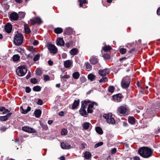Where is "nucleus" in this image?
<instances>
[{
  "instance_id": "nucleus-1",
  "label": "nucleus",
  "mask_w": 160,
  "mask_h": 160,
  "mask_svg": "<svg viewBox=\"0 0 160 160\" xmlns=\"http://www.w3.org/2000/svg\"><path fill=\"white\" fill-rule=\"evenodd\" d=\"M138 152L139 154L142 157L147 158L152 155L153 151L148 147H143L139 149Z\"/></svg>"
},
{
  "instance_id": "nucleus-2",
  "label": "nucleus",
  "mask_w": 160,
  "mask_h": 160,
  "mask_svg": "<svg viewBox=\"0 0 160 160\" xmlns=\"http://www.w3.org/2000/svg\"><path fill=\"white\" fill-rule=\"evenodd\" d=\"M23 38L22 34L17 33L14 36V42L15 45L20 46L22 43Z\"/></svg>"
},
{
  "instance_id": "nucleus-3",
  "label": "nucleus",
  "mask_w": 160,
  "mask_h": 160,
  "mask_svg": "<svg viewBox=\"0 0 160 160\" xmlns=\"http://www.w3.org/2000/svg\"><path fill=\"white\" fill-rule=\"evenodd\" d=\"M89 101H84L82 102L81 108L79 110L80 114L84 117H87L88 115V113L86 112L85 108L87 104L89 102Z\"/></svg>"
},
{
  "instance_id": "nucleus-4",
  "label": "nucleus",
  "mask_w": 160,
  "mask_h": 160,
  "mask_svg": "<svg viewBox=\"0 0 160 160\" xmlns=\"http://www.w3.org/2000/svg\"><path fill=\"white\" fill-rule=\"evenodd\" d=\"M27 69L24 66L18 67L16 70L17 74L19 76H24L26 73Z\"/></svg>"
},
{
  "instance_id": "nucleus-5",
  "label": "nucleus",
  "mask_w": 160,
  "mask_h": 160,
  "mask_svg": "<svg viewBox=\"0 0 160 160\" xmlns=\"http://www.w3.org/2000/svg\"><path fill=\"white\" fill-rule=\"evenodd\" d=\"M130 82L129 77L128 76H126L124 77L121 82L122 87L123 88H125L128 87Z\"/></svg>"
},
{
  "instance_id": "nucleus-6",
  "label": "nucleus",
  "mask_w": 160,
  "mask_h": 160,
  "mask_svg": "<svg viewBox=\"0 0 160 160\" xmlns=\"http://www.w3.org/2000/svg\"><path fill=\"white\" fill-rule=\"evenodd\" d=\"M112 114L109 113L108 114H104L103 115V117L106 119L108 123L112 124H114L115 121L113 118L112 117Z\"/></svg>"
},
{
  "instance_id": "nucleus-7",
  "label": "nucleus",
  "mask_w": 160,
  "mask_h": 160,
  "mask_svg": "<svg viewBox=\"0 0 160 160\" xmlns=\"http://www.w3.org/2000/svg\"><path fill=\"white\" fill-rule=\"evenodd\" d=\"M128 109L126 106H123L119 107L117 110L118 114L125 116L128 114Z\"/></svg>"
},
{
  "instance_id": "nucleus-8",
  "label": "nucleus",
  "mask_w": 160,
  "mask_h": 160,
  "mask_svg": "<svg viewBox=\"0 0 160 160\" xmlns=\"http://www.w3.org/2000/svg\"><path fill=\"white\" fill-rule=\"evenodd\" d=\"M47 48L50 52L52 53H56L57 51V48L52 44H50L48 45Z\"/></svg>"
},
{
  "instance_id": "nucleus-9",
  "label": "nucleus",
  "mask_w": 160,
  "mask_h": 160,
  "mask_svg": "<svg viewBox=\"0 0 160 160\" xmlns=\"http://www.w3.org/2000/svg\"><path fill=\"white\" fill-rule=\"evenodd\" d=\"M22 130L25 132L30 133H35V130L33 128L25 126L22 127Z\"/></svg>"
},
{
  "instance_id": "nucleus-10",
  "label": "nucleus",
  "mask_w": 160,
  "mask_h": 160,
  "mask_svg": "<svg viewBox=\"0 0 160 160\" xmlns=\"http://www.w3.org/2000/svg\"><path fill=\"white\" fill-rule=\"evenodd\" d=\"M109 69H101L99 71V74L102 76H104L109 73Z\"/></svg>"
},
{
  "instance_id": "nucleus-11",
  "label": "nucleus",
  "mask_w": 160,
  "mask_h": 160,
  "mask_svg": "<svg viewBox=\"0 0 160 160\" xmlns=\"http://www.w3.org/2000/svg\"><path fill=\"white\" fill-rule=\"evenodd\" d=\"M10 18L11 21L17 20L18 18V15L17 13L14 12L10 14Z\"/></svg>"
},
{
  "instance_id": "nucleus-12",
  "label": "nucleus",
  "mask_w": 160,
  "mask_h": 160,
  "mask_svg": "<svg viewBox=\"0 0 160 160\" xmlns=\"http://www.w3.org/2000/svg\"><path fill=\"white\" fill-rule=\"evenodd\" d=\"M5 30L7 33H10L12 30V26L10 23H7L5 26Z\"/></svg>"
},
{
  "instance_id": "nucleus-13",
  "label": "nucleus",
  "mask_w": 160,
  "mask_h": 160,
  "mask_svg": "<svg viewBox=\"0 0 160 160\" xmlns=\"http://www.w3.org/2000/svg\"><path fill=\"white\" fill-rule=\"evenodd\" d=\"M112 98L115 101L119 102L121 101V95L120 94H117L113 95Z\"/></svg>"
},
{
  "instance_id": "nucleus-14",
  "label": "nucleus",
  "mask_w": 160,
  "mask_h": 160,
  "mask_svg": "<svg viewBox=\"0 0 160 160\" xmlns=\"http://www.w3.org/2000/svg\"><path fill=\"white\" fill-rule=\"evenodd\" d=\"M12 114V113H7L6 116L0 117V120L1 121H4L7 120L8 118Z\"/></svg>"
},
{
  "instance_id": "nucleus-15",
  "label": "nucleus",
  "mask_w": 160,
  "mask_h": 160,
  "mask_svg": "<svg viewBox=\"0 0 160 160\" xmlns=\"http://www.w3.org/2000/svg\"><path fill=\"white\" fill-rule=\"evenodd\" d=\"M61 146L63 149H69L71 148V146L68 143L62 142L61 144Z\"/></svg>"
},
{
  "instance_id": "nucleus-16",
  "label": "nucleus",
  "mask_w": 160,
  "mask_h": 160,
  "mask_svg": "<svg viewBox=\"0 0 160 160\" xmlns=\"http://www.w3.org/2000/svg\"><path fill=\"white\" fill-rule=\"evenodd\" d=\"M64 42L62 38H59L57 40V44L58 46H63L64 45Z\"/></svg>"
},
{
  "instance_id": "nucleus-17",
  "label": "nucleus",
  "mask_w": 160,
  "mask_h": 160,
  "mask_svg": "<svg viewBox=\"0 0 160 160\" xmlns=\"http://www.w3.org/2000/svg\"><path fill=\"white\" fill-rule=\"evenodd\" d=\"M73 32V30L70 27L66 28L65 29V33L67 35L72 34Z\"/></svg>"
},
{
  "instance_id": "nucleus-18",
  "label": "nucleus",
  "mask_w": 160,
  "mask_h": 160,
  "mask_svg": "<svg viewBox=\"0 0 160 160\" xmlns=\"http://www.w3.org/2000/svg\"><path fill=\"white\" fill-rule=\"evenodd\" d=\"M83 128L85 130H87L89 129L91 124L88 122H85L83 123L82 124Z\"/></svg>"
},
{
  "instance_id": "nucleus-19",
  "label": "nucleus",
  "mask_w": 160,
  "mask_h": 160,
  "mask_svg": "<svg viewBox=\"0 0 160 160\" xmlns=\"http://www.w3.org/2000/svg\"><path fill=\"white\" fill-rule=\"evenodd\" d=\"M90 61L92 64H95L98 62V60L96 57H92L90 59Z\"/></svg>"
},
{
  "instance_id": "nucleus-20",
  "label": "nucleus",
  "mask_w": 160,
  "mask_h": 160,
  "mask_svg": "<svg viewBox=\"0 0 160 160\" xmlns=\"http://www.w3.org/2000/svg\"><path fill=\"white\" fill-rule=\"evenodd\" d=\"M72 64V62L70 60H68L65 61L64 62V65L67 68L70 67Z\"/></svg>"
},
{
  "instance_id": "nucleus-21",
  "label": "nucleus",
  "mask_w": 160,
  "mask_h": 160,
  "mask_svg": "<svg viewBox=\"0 0 160 160\" xmlns=\"http://www.w3.org/2000/svg\"><path fill=\"white\" fill-rule=\"evenodd\" d=\"M34 113L36 118H39L41 115V111L40 109H38L35 111Z\"/></svg>"
},
{
  "instance_id": "nucleus-22",
  "label": "nucleus",
  "mask_w": 160,
  "mask_h": 160,
  "mask_svg": "<svg viewBox=\"0 0 160 160\" xmlns=\"http://www.w3.org/2000/svg\"><path fill=\"white\" fill-rule=\"evenodd\" d=\"M112 49V48L110 46L105 45L104 47H102V49L105 52H108Z\"/></svg>"
},
{
  "instance_id": "nucleus-23",
  "label": "nucleus",
  "mask_w": 160,
  "mask_h": 160,
  "mask_svg": "<svg viewBox=\"0 0 160 160\" xmlns=\"http://www.w3.org/2000/svg\"><path fill=\"white\" fill-rule=\"evenodd\" d=\"M79 102V99L75 100L72 106V109L75 108L78 105Z\"/></svg>"
},
{
  "instance_id": "nucleus-24",
  "label": "nucleus",
  "mask_w": 160,
  "mask_h": 160,
  "mask_svg": "<svg viewBox=\"0 0 160 160\" xmlns=\"http://www.w3.org/2000/svg\"><path fill=\"white\" fill-rule=\"evenodd\" d=\"M80 76V74L78 72H75L72 74V77L75 79H78Z\"/></svg>"
},
{
  "instance_id": "nucleus-25",
  "label": "nucleus",
  "mask_w": 160,
  "mask_h": 160,
  "mask_svg": "<svg viewBox=\"0 0 160 160\" xmlns=\"http://www.w3.org/2000/svg\"><path fill=\"white\" fill-rule=\"evenodd\" d=\"M54 32L56 33L60 34L62 32V29L60 28H56L54 29Z\"/></svg>"
},
{
  "instance_id": "nucleus-26",
  "label": "nucleus",
  "mask_w": 160,
  "mask_h": 160,
  "mask_svg": "<svg viewBox=\"0 0 160 160\" xmlns=\"http://www.w3.org/2000/svg\"><path fill=\"white\" fill-rule=\"evenodd\" d=\"M70 53L72 55H75L78 52V50L76 48L72 49L70 51Z\"/></svg>"
},
{
  "instance_id": "nucleus-27",
  "label": "nucleus",
  "mask_w": 160,
  "mask_h": 160,
  "mask_svg": "<svg viewBox=\"0 0 160 160\" xmlns=\"http://www.w3.org/2000/svg\"><path fill=\"white\" fill-rule=\"evenodd\" d=\"M88 78L91 81H93L95 79V76L92 74H90L88 76Z\"/></svg>"
},
{
  "instance_id": "nucleus-28",
  "label": "nucleus",
  "mask_w": 160,
  "mask_h": 160,
  "mask_svg": "<svg viewBox=\"0 0 160 160\" xmlns=\"http://www.w3.org/2000/svg\"><path fill=\"white\" fill-rule=\"evenodd\" d=\"M96 132L100 134H102L103 133L102 129L100 127H97L95 129Z\"/></svg>"
},
{
  "instance_id": "nucleus-29",
  "label": "nucleus",
  "mask_w": 160,
  "mask_h": 160,
  "mask_svg": "<svg viewBox=\"0 0 160 160\" xmlns=\"http://www.w3.org/2000/svg\"><path fill=\"white\" fill-rule=\"evenodd\" d=\"M128 121L130 123L133 124H134L135 122V119L132 117H130L128 118Z\"/></svg>"
},
{
  "instance_id": "nucleus-30",
  "label": "nucleus",
  "mask_w": 160,
  "mask_h": 160,
  "mask_svg": "<svg viewBox=\"0 0 160 160\" xmlns=\"http://www.w3.org/2000/svg\"><path fill=\"white\" fill-rule=\"evenodd\" d=\"M91 154L89 152H85L84 155L85 158L88 159L91 158Z\"/></svg>"
},
{
  "instance_id": "nucleus-31",
  "label": "nucleus",
  "mask_w": 160,
  "mask_h": 160,
  "mask_svg": "<svg viewBox=\"0 0 160 160\" xmlns=\"http://www.w3.org/2000/svg\"><path fill=\"white\" fill-rule=\"evenodd\" d=\"M32 89L34 91L38 92L41 90V88L40 86H36L34 87Z\"/></svg>"
},
{
  "instance_id": "nucleus-32",
  "label": "nucleus",
  "mask_w": 160,
  "mask_h": 160,
  "mask_svg": "<svg viewBox=\"0 0 160 160\" xmlns=\"http://www.w3.org/2000/svg\"><path fill=\"white\" fill-rule=\"evenodd\" d=\"M20 58V56L17 55H14L13 57V59L15 61H18Z\"/></svg>"
},
{
  "instance_id": "nucleus-33",
  "label": "nucleus",
  "mask_w": 160,
  "mask_h": 160,
  "mask_svg": "<svg viewBox=\"0 0 160 160\" xmlns=\"http://www.w3.org/2000/svg\"><path fill=\"white\" fill-rule=\"evenodd\" d=\"M86 66L87 71H89L91 70L92 68V66L89 63H87Z\"/></svg>"
},
{
  "instance_id": "nucleus-34",
  "label": "nucleus",
  "mask_w": 160,
  "mask_h": 160,
  "mask_svg": "<svg viewBox=\"0 0 160 160\" xmlns=\"http://www.w3.org/2000/svg\"><path fill=\"white\" fill-rule=\"evenodd\" d=\"M24 30L25 33H29L30 32V29L27 26H24Z\"/></svg>"
},
{
  "instance_id": "nucleus-35",
  "label": "nucleus",
  "mask_w": 160,
  "mask_h": 160,
  "mask_svg": "<svg viewBox=\"0 0 160 160\" xmlns=\"http://www.w3.org/2000/svg\"><path fill=\"white\" fill-rule=\"evenodd\" d=\"M40 54H38L37 55H36L33 58V61L35 62H36L37 61H38L40 58Z\"/></svg>"
},
{
  "instance_id": "nucleus-36",
  "label": "nucleus",
  "mask_w": 160,
  "mask_h": 160,
  "mask_svg": "<svg viewBox=\"0 0 160 160\" xmlns=\"http://www.w3.org/2000/svg\"><path fill=\"white\" fill-rule=\"evenodd\" d=\"M108 80V79L106 77H102L99 80V82H107Z\"/></svg>"
},
{
  "instance_id": "nucleus-37",
  "label": "nucleus",
  "mask_w": 160,
  "mask_h": 160,
  "mask_svg": "<svg viewBox=\"0 0 160 160\" xmlns=\"http://www.w3.org/2000/svg\"><path fill=\"white\" fill-rule=\"evenodd\" d=\"M94 105L97 106L98 104L95 102H92V104H90L88 105V108L89 109L92 108L93 107V106Z\"/></svg>"
},
{
  "instance_id": "nucleus-38",
  "label": "nucleus",
  "mask_w": 160,
  "mask_h": 160,
  "mask_svg": "<svg viewBox=\"0 0 160 160\" xmlns=\"http://www.w3.org/2000/svg\"><path fill=\"white\" fill-rule=\"evenodd\" d=\"M120 53L122 54H124L126 52V49L125 48H122L119 50Z\"/></svg>"
},
{
  "instance_id": "nucleus-39",
  "label": "nucleus",
  "mask_w": 160,
  "mask_h": 160,
  "mask_svg": "<svg viewBox=\"0 0 160 160\" xmlns=\"http://www.w3.org/2000/svg\"><path fill=\"white\" fill-rule=\"evenodd\" d=\"M67 133V131L64 128L62 129L61 132V134L62 135H65Z\"/></svg>"
},
{
  "instance_id": "nucleus-40",
  "label": "nucleus",
  "mask_w": 160,
  "mask_h": 160,
  "mask_svg": "<svg viewBox=\"0 0 160 160\" xmlns=\"http://www.w3.org/2000/svg\"><path fill=\"white\" fill-rule=\"evenodd\" d=\"M114 88L113 86H110L109 87L108 90L109 92L112 93L114 92Z\"/></svg>"
},
{
  "instance_id": "nucleus-41",
  "label": "nucleus",
  "mask_w": 160,
  "mask_h": 160,
  "mask_svg": "<svg viewBox=\"0 0 160 160\" xmlns=\"http://www.w3.org/2000/svg\"><path fill=\"white\" fill-rule=\"evenodd\" d=\"M103 57L106 59H109L110 58V56L109 54L108 53H105L103 55Z\"/></svg>"
},
{
  "instance_id": "nucleus-42",
  "label": "nucleus",
  "mask_w": 160,
  "mask_h": 160,
  "mask_svg": "<svg viewBox=\"0 0 160 160\" xmlns=\"http://www.w3.org/2000/svg\"><path fill=\"white\" fill-rule=\"evenodd\" d=\"M25 15V13L24 12H19V16L20 18H23Z\"/></svg>"
},
{
  "instance_id": "nucleus-43",
  "label": "nucleus",
  "mask_w": 160,
  "mask_h": 160,
  "mask_svg": "<svg viewBox=\"0 0 160 160\" xmlns=\"http://www.w3.org/2000/svg\"><path fill=\"white\" fill-rule=\"evenodd\" d=\"M103 144V142H99L98 143H97L96 144L95 146L94 147L95 148H97L98 147L102 145Z\"/></svg>"
},
{
  "instance_id": "nucleus-44",
  "label": "nucleus",
  "mask_w": 160,
  "mask_h": 160,
  "mask_svg": "<svg viewBox=\"0 0 160 160\" xmlns=\"http://www.w3.org/2000/svg\"><path fill=\"white\" fill-rule=\"evenodd\" d=\"M78 2H80V6L81 7L82 6L83 4L86 3V0H78Z\"/></svg>"
},
{
  "instance_id": "nucleus-45",
  "label": "nucleus",
  "mask_w": 160,
  "mask_h": 160,
  "mask_svg": "<svg viewBox=\"0 0 160 160\" xmlns=\"http://www.w3.org/2000/svg\"><path fill=\"white\" fill-rule=\"evenodd\" d=\"M3 7L4 9L6 10H8L9 8V5L6 3L4 4Z\"/></svg>"
},
{
  "instance_id": "nucleus-46",
  "label": "nucleus",
  "mask_w": 160,
  "mask_h": 160,
  "mask_svg": "<svg viewBox=\"0 0 160 160\" xmlns=\"http://www.w3.org/2000/svg\"><path fill=\"white\" fill-rule=\"evenodd\" d=\"M31 110V108L30 107L28 106L27 108V109H25V111L24 112H22V113L23 114H26L28 113V112L29 111Z\"/></svg>"
},
{
  "instance_id": "nucleus-47",
  "label": "nucleus",
  "mask_w": 160,
  "mask_h": 160,
  "mask_svg": "<svg viewBox=\"0 0 160 160\" xmlns=\"http://www.w3.org/2000/svg\"><path fill=\"white\" fill-rule=\"evenodd\" d=\"M36 19V23H38L39 24H41L42 23V22L41 19L39 18H35Z\"/></svg>"
},
{
  "instance_id": "nucleus-48",
  "label": "nucleus",
  "mask_w": 160,
  "mask_h": 160,
  "mask_svg": "<svg viewBox=\"0 0 160 160\" xmlns=\"http://www.w3.org/2000/svg\"><path fill=\"white\" fill-rule=\"evenodd\" d=\"M36 74L38 75H40L41 74V71L40 69L37 68L36 71Z\"/></svg>"
},
{
  "instance_id": "nucleus-49",
  "label": "nucleus",
  "mask_w": 160,
  "mask_h": 160,
  "mask_svg": "<svg viewBox=\"0 0 160 160\" xmlns=\"http://www.w3.org/2000/svg\"><path fill=\"white\" fill-rule=\"evenodd\" d=\"M37 82V80L35 78H33L31 79V82L32 83H36Z\"/></svg>"
},
{
  "instance_id": "nucleus-50",
  "label": "nucleus",
  "mask_w": 160,
  "mask_h": 160,
  "mask_svg": "<svg viewBox=\"0 0 160 160\" xmlns=\"http://www.w3.org/2000/svg\"><path fill=\"white\" fill-rule=\"evenodd\" d=\"M44 79L45 80L48 81L49 80L50 78L48 75H44Z\"/></svg>"
},
{
  "instance_id": "nucleus-51",
  "label": "nucleus",
  "mask_w": 160,
  "mask_h": 160,
  "mask_svg": "<svg viewBox=\"0 0 160 160\" xmlns=\"http://www.w3.org/2000/svg\"><path fill=\"white\" fill-rule=\"evenodd\" d=\"M35 20V18L33 19H32L30 20V22L32 25H33L35 23H36Z\"/></svg>"
},
{
  "instance_id": "nucleus-52",
  "label": "nucleus",
  "mask_w": 160,
  "mask_h": 160,
  "mask_svg": "<svg viewBox=\"0 0 160 160\" xmlns=\"http://www.w3.org/2000/svg\"><path fill=\"white\" fill-rule=\"evenodd\" d=\"M31 91V88L29 87H27L26 88V92L27 93H29Z\"/></svg>"
},
{
  "instance_id": "nucleus-53",
  "label": "nucleus",
  "mask_w": 160,
  "mask_h": 160,
  "mask_svg": "<svg viewBox=\"0 0 160 160\" xmlns=\"http://www.w3.org/2000/svg\"><path fill=\"white\" fill-rule=\"evenodd\" d=\"M37 103L38 105H42V101L41 100L39 99L37 102Z\"/></svg>"
},
{
  "instance_id": "nucleus-54",
  "label": "nucleus",
  "mask_w": 160,
  "mask_h": 160,
  "mask_svg": "<svg viewBox=\"0 0 160 160\" xmlns=\"http://www.w3.org/2000/svg\"><path fill=\"white\" fill-rule=\"evenodd\" d=\"M10 111L8 109H5V110L3 112L2 114H4L7 113L8 112H9Z\"/></svg>"
},
{
  "instance_id": "nucleus-55",
  "label": "nucleus",
  "mask_w": 160,
  "mask_h": 160,
  "mask_svg": "<svg viewBox=\"0 0 160 160\" xmlns=\"http://www.w3.org/2000/svg\"><path fill=\"white\" fill-rule=\"evenodd\" d=\"M116 152V149L115 148H114L111 150V153L112 154H114Z\"/></svg>"
},
{
  "instance_id": "nucleus-56",
  "label": "nucleus",
  "mask_w": 160,
  "mask_h": 160,
  "mask_svg": "<svg viewBox=\"0 0 160 160\" xmlns=\"http://www.w3.org/2000/svg\"><path fill=\"white\" fill-rule=\"evenodd\" d=\"M87 111H88L87 113H91L93 112V111H92V108H89V109L88 108Z\"/></svg>"
},
{
  "instance_id": "nucleus-57",
  "label": "nucleus",
  "mask_w": 160,
  "mask_h": 160,
  "mask_svg": "<svg viewBox=\"0 0 160 160\" xmlns=\"http://www.w3.org/2000/svg\"><path fill=\"white\" fill-rule=\"evenodd\" d=\"M48 64L50 66L52 65L53 64V62L52 61H51V60H49L48 61Z\"/></svg>"
},
{
  "instance_id": "nucleus-58",
  "label": "nucleus",
  "mask_w": 160,
  "mask_h": 160,
  "mask_svg": "<svg viewBox=\"0 0 160 160\" xmlns=\"http://www.w3.org/2000/svg\"><path fill=\"white\" fill-rule=\"evenodd\" d=\"M38 44V42L37 40H35L33 43V45L35 46L37 45Z\"/></svg>"
},
{
  "instance_id": "nucleus-59",
  "label": "nucleus",
  "mask_w": 160,
  "mask_h": 160,
  "mask_svg": "<svg viewBox=\"0 0 160 160\" xmlns=\"http://www.w3.org/2000/svg\"><path fill=\"white\" fill-rule=\"evenodd\" d=\"M58 115L61 116H64V114L63 112L61 111L58 113Z\"/></svg>"
},
{
  "instance_id": "nucleus-60",
  "label": "nucleus",
  "mask_w": 160,
  "mask_h": 160,
  "mask_svg": "<svg viewBox=\"0 0 160 160\" xmlns=\"http://www.w3.org/2000/svg\"><path fill=\"white\" fill-rule=\"evenodd\" d=\"M6 128L4 127H2V128H0V130L2 131H5L6 130Z\"/></svg>"
},
{
  "instance_id": "nucleus-61",
  "label": "nucleus",
  "mask_w": 160,
  "mask_h": 160,
  "mask_svg": "<svg viewBox=\"0 0 160 160\" xmlns=\"http://www.w3.org/2000/svg\"><path fill=\"white\" fill-rule=\"evenodd\" d=\"M67 55L66 53H63L62 55V57L63 58H66Z\"/></svg>"
},
{
  "instance_id": "nucleus-62",
  "label": "nucleus",
  "mask_w": 160,
  "mask_h": 160,
  "mask_svg": "<svg viewBox=\"0 0 160 160\" xmlns=\"http://www.w3.org/2000/svg\"><path fill=\"white\" fill-rule=\"evenodd\" d=\"M5 108L4 107H0V111L1 112H3L5 110Z\"/></svg>"
},
{
  "instance_id": "nucleus-63",
  "label": "nucleus",
  "mask_w": 160,
  "mask_h": 160,
  "mask_svg": "<svg viewBox=\"0 0 160 160\" xmlns=\"http://www.w3.org/2000/svg\"><path fill=\"white\" fill-rule=\"evenodd\" d=\"M15 1L16 2L18 3H21L22 2V0H15Z\"/></svg>"
},
{
  "instance_id": "nucleus-64",
  "label": "nucleus",
  "mask_w": 160,
  "mask_h": 160,
  "mask_svg": "<svg viewBox=\"0 0 160 160\" xmlns=\"http://www.w3.org/2000/svg\"><path fill=\"white\" fill-rule=\"evenodd\" d=\"M157 14L158 15H160V8H159L157 10Z\"/></svg>"
}]
</instances>
